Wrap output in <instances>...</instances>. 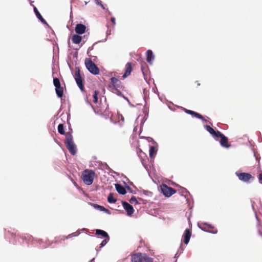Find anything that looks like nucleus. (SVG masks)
Returning <instances> with one entry per match:
<instances>
[{
    "label": "nucleus",
    "mask_w": 262,
    "mask_h": 262,
    "mask_svg": "<svg viewBox=\"0 0 262 262\" xmlns=\"http://www.w3.org/2000/svg\"><path fill=\"white\" fill-rule=\"evenodd\" d=\"M64 143L70 153L72 155H75L76 154V147L73 141L71 133L68 132L66 134Z\"/></svg>",
    "instance_id": "obj_1"
},
{
    "label": "nucleus",
    "mask_w": 262,
    "mask_h": 262,
    "mask_svg": "<svg viewBox=\"0 0 262 262\" xmlns=\"http://www.w3.org/2000/svg\"><path fill=\"white\" fill-rule=\"evenodd\" d=\"M132 262H152L153 259L146 253H136L132 255Z\"/></svg>",
    "instance_id": "obj_2"
},
{
    "label": "nucleus",
    "mask_w": 262,
    "mask_h": 262,
    "mask_svg": "<svg viewBox=\"0 0 262 262\" xmlns=\"http://www.w3.org/2000/svg\"><path fill=\"white\" fill-rule=\"evenodd\" d=\"M94 176L95 173L93 170L86 169L82 174V180L85 184L91 185L93 182Z\"/></svg>",
    "instance_id": "obj_3"
},
{
    "label": "nucleus",
    "mask_w": 262,
    "mask_h": 262,
    "mask_svg": "<svg viewBox=\"0 0 262 262\" xmlns=\"http://www.w3.org/2000/svg\"><path fill=\"white\" fill-rule=\"evenodd\" d=\"M85 64L88 71L94 75H98L100 73L99 68L90 58L85 59Z\"/></svg>",
    "instance_id": "obj_4"
},
{
    "label": "nucleus",
    "mask_w": 262,
    "mask_h": 262,
    "mask_svg": "<svg viewBox=\"0 0 262 262\" xmlns=\"http://www.w3.org/2000/svg\"><path fill=\"white\" fill-rule=\"evenodd\" d=\"M74 77L78 87L82 91H83L84 87L83 84V79L81 76L80 71L79 68H75Z\"/></svg>",
    "instance_id": "obj_5"
},
{
    "label": "nucleus",
    "mask_w": 262,
    "mask_h": 262,
    "mask_svg": "<svg viewBox=\"0 0 262 262\" xmlns=\"http://www.w3.org/2000/svg\"><path fill=\"white\" fill-rule=\"evenodd\" d=\"M235 174L239 180L246 183H249L251 180L252 181L254 179V177L249 173L236 171Z\"/></svg>",
    "instance_id": "obj_6"
},
{
    "label": "nucleus",
    "mask_w": 262,
    "mask_h": 262,
    "mask_svg": "<svg viewBox=\"0 0 262 262\" xmlns=\"http://www.w3.org/2000/svg\"><path fill=\"white\" fill-rule=\"evenodd\" d=\"M53 83L55 86V92L59 98H61L63 95V89L61 86L60 82L58 78L53 79Z\"/></svg>",
    "instance_id": "obj_7"
},
{
    "label": "nucleus",
    "mask_w": 262,
    "mask_h": 262,
    "mask_svg": "<svg viewBox=\"0 0 262 262\" xmlns=\"http://www.w3.org/2000/svg\"><path fill=\"white\" fill-rule=\"evenodd\" d=\"M161 190L162 193L166 197H170L176 192L172 188L168 187L166 184H163L161 186Z\"/></svg>",
    "instance_id": "obj_8"
},
{
    "label": "nucleus",
    "mask_w": 262,
    "mask_h": 262,
    "mask_svg": "<svg viewBox=\"0 0 262 262\" xmlns=\"http://www.w3.org/2000/svg\"><path fill=\"white\" fill-rule=\"evenodd\" d=\"M199 227L203 231L210 232L213 234H215L217 232V229H215L213 226L206 223H202L200 225H199Z\"/></svg>",
    "instance_id": "obj_9"
},
{
    "label": "nucleus",
    "mask_w": 262,
    "mask_h": 262,
    "mask_svg": "<svg viewBox=\"0 0 262 262\" xmlns=\"http://www.w3.org/2000/svg\"><path fill=\"white\" fill-rule=\"evenodd\" d=\"M218 138H220L221 140L220 141V144L222 146L225 148H229L230 146V145L228 143V139L225 135H224L222 133H218Z\"/></svg>",
    "instance_id": "obj_10"
},
{
    "label": "nucleus",
    "mask_w": 262,
    "mask_h": 262,
    "mask_svg": "<svg viewBox=\"0 0 262 262\" xmlns=\"http://www.w3.org/2000/svg\"><path fill=\"white\" fill-rule=\"evenodd\" d=\"M121 81L115 77H112L111 78V84L110 87L112 89L117 90L121 87Z\"/></svg>",
    "instance_id": "obj_11"
},
{
    "label": "nucleus",
    "mask_w": 262,
    "mask_h": 262,
    "mask_svg": "<svg viewBox=\"0 0 262 262\" xmlns=\"http://www.w3.org/2000/svg\"><path fill=\"white\" fill-rule=\"evenodd\" d=\"M122 204L123 208L126 211L127 215L129 216L132 215L134 212V209L133 206L125 201H123Z\"/></svg>",
    "instance_id": "obj_12"
},
{
    "label": "nucleus",
    "mask_w": 262,
    "mask_h": 262,
    "mask_svg": "<svg viewBox=\"0 0 262 262\" xmlns=\"http://www.w3.org/2000/svg\"><path fill=\"white\" fill-rule=\"evenodd\" d=\"M191 235V231L190 229H186L183 235V242L185 244L187 245L189 242Z\"/></svg>",
    "instance_id": "obj_13"
},
{
    "label": "nucleus",
    "mask_w": 262,
    "mask_h": 262,
    "mask_svg": "<svg viewBox=\"0 0 262 262\" xmlns=\"http://www.w3.org/2000/svg\"><path fill=\"white\" fill-rule=\"evenodd\" d=\"M86 27L81 24H78L76 25L75 30L77 34H82L85 32Z\"/></svg>",
    "instance_id": "obj_14"
},
{
    "label": "nucleus",
    "mask_w": 262,
    "mask_h": 262,
    "mask_svg": "<svg viewBox=\"0 0 262 262\" xmlns=\"http://www.w3.org/2000/svg\"><path fill=\"white\" fill-rule=\"evenodd\" d=\"M205 129L213 136V137L215 139L217 140L218 139V133H220V131H215L209 125H205Z\"/></svg>",
    "instance_id": "obj_15"
},
{
    "label": "nucleus",
    "mask_w": 262,
    "mask_h": 262,
    "mask_svg": "<svg viewBox=\"0 0 262 262\" xmlns=\"http://www.w3.org/2000/svg\"><path fill=\"white\" fill-rule=\"evenodd\" d=\"M184 111L187 114H190L197 118L200 119L203 121H206V120L204 119V118L202 115H201V114H200L196 112H195L193 111L189 110H187L186 108H184Z\"/></svg>",
    "instance_id": "obj_16"
},
{
    "label": "nucleus",
    "mask_w": 262,
    "mask_h": 262,
    "mask_svg": "<svg viewBox=\"0 0 262 262\" xmlns=\"http://www.w3.org/2000/svg\"><path fill=\"white\" fill-rule=\"evenodd\" d=\"M133 70V65L131 62H127L125 66V71L123 77H126L130 75Z\"/></svg>",
    "instance_id": "obj_17"
},
{
    "label": "nucleus",
    "mask_w": 262,
    "mask_h": 262,
    "mask_svg": "<svg viewBox=\"0 0 262 262\" xmlns=\"http://www.w3.org/2000/svg\"><path fill=\"white\" fill-rule=\"evenodd\" d=\"M115 188L117 191L120 194L124 195L126 193L125 188L121 184H116Z\"/></svg>",
    "instance_id": "obj_18"
},
{
    "label": "nucleus",
    "mask_w": 262,
    "mask_h": 262,
    "mask_svg": "<svg viewBox=\"0 0 262 262\" xmlns=\"http://www.w3.org/2000/svg\"><path fill=\"white\" fill-rule=\"evenodd\" d=\"M34 12L36 16V17L39 19V20L43 24L47 25V23L46 20L42 17L37 9L36 7L34 6L33 8Z\"/></svg>",
    "instance_id": "obj_19"
},
{
    "label": "nucleus",
    "mask_w": 262,
    "mask_h": 262,
    "mask_svg": "<svg viewBox=\"0 0 262 262\" xmlns=\"http://www.w3.org/2000/svg\"><path fill=\"white\" fill-rule=\"evenodd\" d=\"M154 59V55L152 52V51L149 50L146 52V60L149 63H151L152 61Z\"/></svg>",
    "instance_id": "obj_20"
},
{
    "label": "nucleus",
    "mask_w": 262,
    "mask_h": 262,
    "mask_svg": "<svg viewBox=\"0 0 262 262\" xmlns=\"http://www.w3.org/2000/svg\"><path fill=\"white\" fill-rule=\"evenodd\" d=\"M82 40V37L78 34H74L72 37V41L75 44H79Z\"/></svg>",
    "instance_id": "obj_21"
},
{
    "label": "nucleus",
    "mask_w": 262,
    "mask_h": 262,
    "mask_svg": "<svg viewBox=\"0 0 262 262\" xmlns=\"http://www.w3.org/2000/svg\"><path fill=\"white\" fill-rule=\"evenodd\" d=\"M96 234L97 235H101L104 238L108 237H109L108 234L105 231L100 230V229H97L96 230Z\"/></svg>",
    "instance_id": "obj_22"
},
{
    "label": "nucleus",
    "mask_w": 262,
    "mask_h": 262,
    "mask_svg": "<svg viewBox=\"0 0 262 262\" xmlns=\"http://www.w3.org/2000/svg\"><path fill=\"white\" fill-rule=\"evenodd\" d=\"M157 150L155 146H150L149 149V156L151 158L155 157L157 154Z\"/></svg>",
    "instance_id": "obj_23"
},
{
    "label": "nucleus",
    "mask_w": 262,
    "mask_h": 262,
    "mask_svg": "<svg viewBox=\"0 0 262 262\" xmlns=\"http://www.w3.org/2000/svg\"><path fill=\"white\" fill-rule=\"evenodd\" d=\"M107 201L110 203H115L117 200L114 198L113 193H110L107 198Z\"/></svg>",
    "instance_id": "obj_24"
},
{
    "label": "nucleus",
    "mask_w": 262,
    "mask_h": 262,
    "mask_svg": "<svg viewBox=\"0 0 262 262\" xmlns=\"http://www.w3.org/2000/svg\"><path fill=\"white\" fill-rule=\"evenodd\" d=\"M58 132L61 135H64L65 131L63 124H59L58 126Z\"/></svg>",
    "instance_id": "obj_25"
},
{
    "label": "nucleus",
    "mask_w": 262,
    "mask_h": 262,
    "mask_svg": "<svg viewBox=\"0 0 262 262\" xmlns=\"http://www.w3.org/2000/svg\"><path fill=\"white\" fill-rule=\"evenodd\" d=\"M95 208L98 209L100 211H105V212H106L107 213H110V211L109 210L105 208L103 206H100L99 205H96L95 206Z\"/></svg>",
    "instance_id": "obj_26"
},
{
    "label": "nucleus",
    "mask_w": 262,
    "mask_h": 262,
    "mask_svg": "<svg viewBox=\"0 0 262 262\" xmlns=\"http://www.w3.org/2000/svg\"><path fill=\"white\" fill-rule=\"evenodd\" d=\"M99 91H95L94 94H93V102L94 103H97L98 101V95L99 94Z\"/></svg>",
    "instance_id": "obj_27"
},
{
    "label": "nucleus",
    "mask_w": 262,
    "mask_h": 262,
    "mask_svg": "<svg viewBox=\"0 0 262 262\" xmlns=\"http://www.w3.org/2000/svg\"><path fill=\"white\" fill-rule=\"evenodd\" d=\"M109 239H110V237H108V238L105 237V239L103 241H102L101 243L100 244V248H102L103 246H104L107 243Z\"/></svg>",
    "instance_id": "obj_28"
},
{
    "label": "nucleus",
    "mask_w": 262,
    "mask_h": 262,
    "mask_svg": "<svg viewBox=\"0 0 262 262\" xmlns=\"http://www.w3.org/2000/svg\"><path fill=\"white\" fill-rule=\"evenodd\" d=\"M130 203L132 204H137L138 203V201L137 200L135 196H133L129 200Z\"/></svg>",
    "instance_id": "obj_29"
},
{
    "label": "nucleus",
    "mask_w": 262,
    "mask_h": 262,
    "mask_svg": "<svg viewBox=\"0 0 262 262\" xmlns=\"http://www.w3.org/2000/svg\"><path fill=\"white\" fill-rule=\"evenodd\" d=\"M111 21L112 23V25L113 27L116 25V19L114 17H111Z\"/></svg>",
    "instance_id": "obj_30"
},
{
    "label": "nucleus",
    "mask_w": 262,
    "mask_h": 262,
    "mask_svg": "<svg viewBox=\"0 0 262 262\" xmlns=\"http://www.w3.org/2000/svg\"><path fill=\"white\" fill-rule=\"evenodd\" d=\"M258 179L260 182L262 181V172L259 174Z\"/></svg>",
    "instance_id": "obj_31"
},
{
    "label": "nucleus",
    "mask_w": 262,
    "mask_h": 262,
    "mask_svg": "<svg viewBox=\"0 0 262 262\" xmlns=\"http://www.w3.org/2000/svg\"><path fill=\"white\" fill-rule=\"evenodd\" d=\"M140 242L141 244H142L143 242V239L142 238H141L140 237Z\"/></svg>",
    "instance_id": "obj_32"
},
{
    "label": "nucleus",
    "mask_w": 262,
    "mask_h": 262,
    "mask_svg": "<svg viewBox=\"0 0 262 262\" xmlns=\"http://www.w3.org/2000/svg\"><path fill=\"white\" fill-rule=\"evenodd\" d=\"M100 5H101V7L103 9H105L104 7L103 6V5L102 4H100Z\"/></svg>",
    "instance_id": "obj_33"
},
{
    "label": "nucleus",
    "mask_w": 262,
    "mask_h": 262,
    "mask_svg": "<svg viewBox=\"0 0 262 262\" xmlns=\"http://www.w3.org/2000/svg\"><path fill=\"white\" fill-rule=\"evenodd\" d=\"M108 14H109V15H111L112 14V13L110 12H108Z\"/></svg>",
    "instance_id": "obj_34"
},
{
    "label": "nucleus",
    "mask_w": 262,
    "mask_h": 262,
    "mask_svg": "<svg viewBox=\"0 0 262 262\" xmlns=\"http://www.w3.org/2000/svg\"><path fill=\"white\" fill-rule=\"evenodd\" d=\"M85 5H86V4H87V2H85Z\"/></svg>",
    "instance_id": "obj_35"
}]
</instances>
